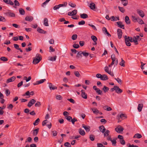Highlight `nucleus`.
I'll list each match as a JSON object with an SVG mask.
<instances>
[{"label": "nucleus", "instance_id": "nucleus-32", "mask_svg": "<svg viewBox=\"0 0 147 147\" xmlns=\"http://www.w3.org/2000/svg\"><path fill=\"white\" fill-rule=\"evenodd\" d=\"M82 51H80L76 55V57L77 58H79L82 57Z\"/></svg>", "mask_w": 147, "mask_h": 147}, {"label": "nucleus", "instance_id": "nucleus-12", "mask_svg": "<svg viewBox=\"0 0 147 147\" xmlns=\"http://www.w3.org/2000/svg\"><path fill=\"white\" fill-rule=\"evenodd\" d=\"M99 129L100 131L102 133H104L106 131V129L103 125L99 126Z\"/></svg>", "mask_w": 147, "mask_h": 147}, {"label": "nucleus", "instance_id": "nucleus-61", "mask_svg": "<svg viewBox=\"0 0 147 147\" xmlns=\"http://www.w3.org/2000/svg\"><path fill=\"white\" fill-rule=\"evenodd\" d=\"M88 25L89 26L93 28V29L94 30H97V29L95 27V26L94 25H93L92 24H88Z\"/></svg>", "mask_w": 147, "mask_h": 147}, {"label": "nucleus", "instance_id": "nucleus-9", "mask_svg": "<svg viewBox=\"0 0 147 147\" xmlns=\"http://www.w3.org/2000/svg\"><path fill=\"white\" fill-rule=\"evenodd\" d=\"M34 19L33 17L32 16H26L25 18V20L29 22H31Z\"/></svg>", "mask_w": 147, "mask_h": 147}, {"label": "nucleus", "instance_id": "nucleus-60", "mask_svg": "<svg viewBox=\"0 0 147 147\" xmlns=\"http://www.w3.org/2000/svg\"><path fill=\"white\" fill-rule=\"evenodd\" d=\"M96 92L98 94H101V93L102 92V91L100 90L99 88H98L96 90H95Z\"/></svg>", "mask_w": 147, "mask_h": 147}, {"label": "nucleus", "instance_id": "nucleus-24", "mask_svg": "<svg viewBox=\"0 0 147 147\" xmlns=\"http://www.w3.org/2000/svg\"><path fill=\"white\" fill-rule=\"evenodd\" d=\"M143 106V105L142 104H140L138 105V109L139 112H140L142 111Z\"/></svg>", "mask_w": 147, "mask_h": 147}, {"label": "nucleus", "instance_id": "nucleus-15", "mask_svg": "<svg viewBox=\"0 0 147 147\" xmlns=\"http://www.w3.org/2000/svg\"><path fill=\"white\" fill-rule=\"evenodd\" d=\"M115 87L116 88L115 91L117 93H121L123 92L122 90L120 89L118 86H116Z\"/></svg>", "mask_w": 147, "mask_h": 147}, {"label": "nucleus", "instance_id": "nucleus-27", "mask_svg": "<svg viewBox=\"0 0 147 147\" xmlns=\"http://www.w3.org/2000/svg\"><path fill=\"white\" fill-rule=\"evenodd\" d=\"M79 134L82 136H84L85 134V133L84 130L82 129L81 128H80L78 130Z\"/></svg>", "mask_w": 147, "mask_h": 147}, {"label": "nucleus", "instance_id": "nucleus-28", "mask_svg": "<svg viewBox=\"0 0 147 147\" xmlns=\"http://www.w3.org/2000/svg\"><path fill=\"white\" fill-rule=\"evenodd\" d=\"M126 118V116H125L124 114H121L120 115H118L117 116V119H123V118Z\"/></svg>", "mask_w": 147, "mask_h": 147}, {"label": "nucleus", "instance_id": "nucleus-35", "mask_svg": "<svg viewBox=\"0 0 147 147\" xmlns=\"http://www.w3.org/2000/svg\"><path fill=\"white\" fill-rule=\"evenodd\" d=\"M57 56H55L54 57H49L48 59L52 61H55L56 60Z\"/></svg>", "mask_w": 147, "mask_h": 147}, {"label": "nucleus", "instance_id": "nucleus-41", "mask_svg": "<svg viewBox=\"0 0 147 147\" xmlns=\"http://www.w3.org/2000/svg\"><path fill=\"white\" fill-rule=\"evenodd\" d=\"M40 121V119L39 118H38L37 119H36L35 121L33 123V124L34 125H37L38 123Z\"/></svg>", "mask_w": 147, "mask_h": 147}, {"label": "nucleus", "instance_id": "nucleus-4", "mask_svg": "<svg viewBox=\"0 0 147 147\" xmlns=\"http://www.w3.org/2000/svg\"><path fill=\"white\" fill-rule=\"evenodd\" d=\"M36 102V101L35 99H32L28 103V106L29 107H30Z\"/></svg>", "mask_w": 147, "mask_h": 147}, {"label": "nucleus", "instance_id": "nucleus-36", "mask_svg": "<svg viewBox=\"0 0 147 147\" xmlns=\"http://www.w3.org/2000/svg\"><path fill=\"white\" fill-rule=\"evenodd\" d=\"M137 22H138L139 24H144V21L141 18L138 17Z\"/></svg>", "mask_w": 147, "mask_h": 147}, {"label": "nucleus", "instance_id": "nucleus-20", "mask_svg": "<svg viewBox=\"0 0 147 147\" xmlns=\"http://www.w3.org/2000/svg\"><path fill=\"white\" fill-rule=\"evenodd\" d=\"M37 31L38 32L40 33H42L44 34H45L46 33V32L45 31L43 30L41 28H40V27H38L37 28Z\"/></svg>", "mask_w": 147, "mask_h": 147}, {"label": "nucleus", "instance_id": "nucleus-19", "mask_svg": "<svg viewBox=\"0 0 147 147\" xmlns=\"http://www.w3.org/2000/svg\"><path fill=\"white\" fill-rule=\"evenodd\" d=\"M39 131V128L35 129L33 130V135L34 136H36L38 133Z\"/></svg>", "mask_w": 147, "mask_h": 147}, {"label": "nucleus", "instance_id": "nucleus-44", "mask_svg": "<svg viewBox=\"0 0 147 147\" xmlns=\"http://www.w3.org/2000/svg\"><path fill=\"white\" fill-rule=\"evenodd\" d=\"M102 90L104 91L105 92H106L108 91L109 88L108 87H106V86H104Z\"/></svg>", "mask_w": 147, "mask_h": 147}, {"label": "nucleus", "instance_id": "nucleus-7", "mask_svg": "<svg viewBox=\"0 0 147 147\" xmlns=\"http://www.w3.org/2000/svg\"><path fill=\"white\" fill-rule=\"evenodd\" d=\"M77 13V11L76 9H74L72 12H69L67 14L68 16H71L75 15Z\"/></svg>", "mask_w": 147, "mask_h": 147}, {"label": "nucleus", "instance_id": "nucleus-42", "mask_svg": "<svg viewBox=\"0 0 147 147\" xmlns=\"http://www.w3.org/2000/svg\"><path fill=\"white\" fill-rule=\"evenodd\" d=\"M0 60L4 61H8V59L7 58L4 57H2L0 58Z\"/></svg>", "mask_w": 147, "mask_h": 147}, {"label": "nucleus", "instance_id": "nucleus-38", "mask_svg": "<svg viewBox=\"0 0 147 147\" xmlns=\"http://www.w3.org/2000/svg\"><path fill=\"white\" fill-rule=\"evenodd\" d=\"M19 11L20 14L22 15H24L25 14V11L22 8H20L19 9Z\"/></svg>", "mask_w": 147, "mask_h": 147}, {"label": "nucleus", "instance_id": "nucleus-3", "mask_svg": "<svg viewBox=\"0 0 147 147\" xmlns=\"http://www.w3.org/2000/svg\"><path fill=\"white\" fill-rule=\"evenodd\" d=\"M137 13L142 18L144 16V13L142 10L138 9L137 10Z\"/></svg>", "mask_w": 147, "mask_h": 147}, {"label": "nucleus", "instance_id": "nucleus-53", "mask_svg": "<svg viewBox=\"0 0 147 147\" xmlns=\"http://www.w3.org/2000/svg\"><path fill=\"white\" fill-rule=\"evenodd\" d=\"M90 139L92 141H93L95 139V137L93 135H91L90 136Z\"/></svg>", "mask_w": 147, "mask_h": 147}, {"label": "nucleus", "instance_id": "nucleus-25", "mask_svg": "<svg viewBox=\"0 0 147 147\" xmlns=\"http://www.w3.org/2000/svg\"><path fill=\"white\" fill-rule=\"evenodd\" d=\"M142 137V136L141 134L137 133L135 134V135L133 137V138H137L138 139H139L141 138Z\"/></svg>", "mask_w": 147, "mask_h": 147}, {"label": "nucleus", "instance_id": "nucleus-5", "mask_svg": "<svg viewBox=\"0 0 147 147\" xmlns=\"http://www.w3.org/2000/svg\"><path fill=\"white\" fill-rule=\"evenodd\" d=\"M117 33L118 38L119 39L121 38L122 34V30L121 29H118L117 30Z\"/></svg>", "mask_w": 147, "mask_h": 147}, {"label": "nucleus", "instance_id": "nucleus-58", "mask_svg": "<svg viewBox=\"0 0 147 147\" xmlns=\"http://www.w3.org/2000/svg\"><path fill=\"white\" fill-rule=\"evenodd\" d=\"M41 105L40 102L39 101H37L36 103L35 104V106L36 107H39Z\"/></svg>", "mask_w": 147, "mask_h": 147}, {"label": "nucleus", "instance_id": "nucleus-30", "mask_svg": "<svg viewBox=\"0 0 147 147\" xmlns=\"http://www.w3.org/2000/svg\"><path fill=\"white\" fill-rule=\"evenodd\" d=\"M89 7L91 9L94 10L95 9V5L94 3H92L90 4Z\"/></svg>", "mask_w": 147, "mask_h": 147}, {"label": "nucleus", "instance_id": "nucleus-39", "mask_svg": "<svg viewBox=\"0 0 147 147\" xmlns=\"http://www.w3.org/2000/svg\"><path fill=\"white\" fill-rule=\"evenodd\" d=\"M91 38L94 42H96L97 40V38L94 36L92 35L91 36Z\"/></svg>", "mask_w": 147, "mask_h": 147}, {"label": "nucleus", "instance_id": "nucleus-8", "mask_svg": "<svg viewBox=\"0 0 147 147\" xmlns=\"http://www.w3.org/2000/svg\"><path fill=\"white\" fill-rule=\"evenodd\" d=\"M46 80L45 79H41L39 81H36L35 83H33V84L34 85L39 84L43 83Z\"/></svg>", "mask_w": 147, "mask_h": 147}, {"label": "nucleus", "instance_id": "nucleus-14", "mask_svg": "<svg viewBox=\"0 0 147 147\" xmlns=\"http://www.w3.org/2000/svg\"><path fill=\"white\" fill-rule=\"evenodd\" d=\"M82 127H83L86 131H89L90 130V127L89 126H86L84 124H82Z\"/></svg>", "mask_w": 147, "mask_h": 147}, {"label": "nucleus", "instance_id": "nucleus-56", "mask_svg": "<svg viewBox=\"0 0 147 147\" xmlns=\"http://www.w3.org/2000/svg\"><path fill=\"white\" fill-rule=\"evenodd\" d=\"M60 8L59 5H56L53 7V9L54 10H57Z\"/></svg>", "mask_w": 147, "mask_h": 147}, {"label": "nucleus", "instance_id": "nucleus-43", "mask_svg": "<svg viewBox=\"0 0 147 147\" xmlns=\"http://www.w3.org/2000/svg\"><path fill=\"white\" fill-rule=\"evenodd\" d=\"M121 62L119 64L123 67L125 66V64L124 63H125V61L123 60L122 58H121Z\"/></svg>", "mask_w": 147, "mask_h": 147}, {"label": "nucleus", "instance_id": "nucleus-16", "mask_svg": "<svg viewBox=\"0 0 147 147\" xmlns=\"http://www.w3.org/2000/svg\"><path fill=\"white\" fill-rule=\"evenodd\" d=\"M100 79L102 80H106L108 79V78L106 75L103 74L102 75Z\"/></svg>", "mask_w": 147, "mask_h": 147}, {"label": "nucleus", "instance_id": "nucleus-2", "mask_svg": "<svg viewBox=\"0 0 147 147\" xmlns=\"http://www.w3.org/2000/svg\"><path fill=\"white\" fill-rule=\"evenodd\" d=\"M5 14L7 16L11 17H14L15 16V14L14 13L10 11L5 13Z\"/></svg>", "mask_w": 147, "mask_h": 147}, {"label": "nucleus", "instance_id": "nucleus-49", "mask_svg": "<svg viewBox=\"0 0 147 147\" xmlns=\"http://www.w3.org/2000/svg\"><path fill=\"white\" fill-rule=\"evenodd\" d=\"M6 20L4 17L0 16V21L5 22Z\"/></svg>", "mask_w": 147, "mask_h": 147}, {"label": "nucleus", "instance_id": "nucleus-11", "mask_svg": "<svg viewBox=\"0 0 147 147\" xmlns=\"http://www.w3.org/2000/svg\"><path fill=\"white\" fill-rule=\"evenodd\" d=\"M49 87L51 90H54L57 89V87L53 85L51 83H50L49 85Z\"/></svg>", "mask_w": 147, "mask_h": 147}, {"label": "nucleus", "instance_id": "nucleus-50", "mask_svg": "<svg viewBox=\"0 0 147 147\" xmlns=\"http://www.w3.org/2000/svg\"><path fill=\"white\" fill-rule=\"evenodd\" d=\"M35 58H37V59H40V61L42 59V58L41 57V56L40 55L38 54H37L36 56L35 57Z\"/></svg>", "mask_w": 147, "mask_h": 147}, {"label": "nucleus", "instance_id": "nucleus-47", "mask_svg": "<svg viewBox=\"0 0 147 147\" xmlns=\"http://www.w3.org/2000/svg\"><path fill=\"white\" fill-rule=\"evenodd\" d=\"M58 5H59L60 7H66L67 5V3L65 2L63 4H59Z\"/></svg>", "mask_w": 147, "mask_h": 147}, {"label": "nucleus", "instance_id": "nucleus-57", "mask_svg": "<svg viewBox=\"0 0 147 147\" xmlns=\"http://www.w3.org/2000/svg\"><path fill=\"white\" fill-rule=\"evenodd\" d=\"M72 123L73 124H74L75 122L77 121V119L75 118H74L73 119L72 118L71 120Z\"/></svg>", "mask_w": 147, "mask_h": 147}, {"label": "nucleus", "instance_id": "nucleus-48", "mask_svg": "<svg viewBox=\"0 0 147 147\" xmlns=\"http://www.w3.org/2000/svg\"><path fill=\"white\" fill-rule=\"evenodd\" d=\"M77 34H73L71 37L72 39L73 40H76L77 38Z\"/></svg>", "mask_w": 147, "mask_h": 147}, {"label": "nucleus", "instance_id": "nucleus-59", "mask_svg": "<svg viewBox=\"0 0 147 147\" xmlns=\"http://www.w3.org/2000/svg\"><path fill=\"white\" fill-rule=\"evenodd\" d=\"M133 42L135 43L136 45H138V40L135 37H134L133 38Z\"/></svg>", "mask_w": 147, "mask_h": 147}, {"label": "nucleus", "instance_id": "nucleus-54", "mask_svg": "<svg viewBox=\"0 0 147 147\" xmlns=\"http://www.w3.org/2000/svg\"><path fill=\"white\" fill-rule=\"evenodd\" d=\"M127 146L128 147H138V146H137L134 145V144L131 145L129 143H128L127 144Z\"/></svg>", "mask_w": 147, "mask_h": 147}, {"label": "nucleus", "instance_id": "nucleus-51", "mask_svg": "<svg viewBox=\"0 0 147 147\" xmlns=\"http://www.w3.org/2000/svg\"><path fill=\"white\" fill-rule=\"evenodd\" d=\"M112 60V61H113L114 62H115V64L116 65H117L118 63V59H111Z\"/></svg>", "mask_w": 147, "mask_h": 147}, {"label": "nucleus", "instance_id": "nucleus-17", "mask_svg": "<svg viewBox=\"0 0 147 147\" xmlns=\"http://www.w3.org/2000/svg\"><path fill=\"white\" fill-rule=\"evenodd\" d=\"M80 18L83 19L86 18L88 17V15L85 13L80 14Z\"/></svg>", "mask_w": 147, "mask_h": 147}, {"label": "nucleus", "instance_id": "nucleus-33", "mask_svg": "<svg viewBox=\"0 0 147 147\" xmlns=\"http://www.w3.org/2000/svg\"><path fill=\"white\" fill-rule=\"evenodd\" d=\"M104 137H107L109 136L110 134V131L109 130L107 129L104 133Z\"/></svg>", "mask_w": 147, "mask_h": 147}, {"label": "nucleus", "instance_id": "nucleus-52", "mask_svg": "<svg viewBox=\"0 0 147 147\" xmlns=\"http://www.w3.org/2000/svg\"><path fill=\"white\" fill-rule=\"evenodd\" d=\"M56 98L57 100H61L63 98L61 95H58L56 96Z\"/></svg>", "mask_w": 147, "mask_h": 147}, {"label": "nucleus", "instance_id": "nucleus-10", "mask_svg": "<svg viewBox=\"0 0 147 147\" xmlns=\"http://www.w3.org/2000/svg\"><path fill=\"white\" fill-rule=\"evenodd\" d=\"M16 79V77L15 76H13L10 78L7 79L6 81V83H8L10 82L14 81Z\"/></svg>", "mask_w": 147, "mask_h": 147}, {"label": "nucleus", "instance_id": "nucleus-34", "mask_svg": "<svg viewBox=\"0 0 147 147\" xmlns=\"http://www.w3.org/2000/svg\"><path fill=\"white\" fill-rule=\"evenodd\" d=\"M91 109L94 113L98 114L99 112V111L96 108H91Z\"/></svg>", "mask_w": 147, "mask_h": 147}, {"label": "nucleus", "instance_id": "nucleus-63", "mask_svg": "<svg viewBox=\"0 0 147 147\" xmlns=\"http://www.w3.org/2000/svg\"><path fill=\"white\" fill-rule=\"evenodd\" d=\"M85 22L84 20H82L80 22H79L78 23V24L79 25H83L85 24Z\"/></svg>", "mask_w": 147, "mask_h": 147}, {"label": "nucleus", "instance_id": "nucleus-6", "mask_svg": "<svg viewBox=\"0 0 147 147\" xmlns=\"http://www.w3.org/2000/svg\"><path fill=\"white\" fill-rule=\"evenodd\" d=\"M82 97L85 99H87V94L85 93V91L84 90H81Z\"/></svg>", "mask_w": 147, "mask_h": 147}, {"label": "nucleus", "instance_id": "nucleus-55", "mask_svg": "<svg viewBox=\"0 0 147 147\" xmlns=\"http://www.w3.org/2000/svg\"><path fill=\"white\" fill-rule=\"evenodd\" d=\"M64 146L66 147H71V146L68 142H66L64 143Z\"/></svg>", "mask_w": 147, "mask_h": 147}, {"label": "nucleus", "instance_id": "nucleus-21", "mask_svg": "<svg viewBox=\"0 0 147 147\" xmlns=\"http://www.w3.org/2000/svg\"><path fill=\"white\" fill-rule=\"evenodd\" d=\"M3 1L7 4L13 5V3L10 0H3Z\"/></svg>", "mask_w": 147, "mask_h": 147}, {"label": "nucleus", "instance_id": "nucleus-46", "mask_svg": "<svg viewBox=\"0 0 147 147\" xmlns=\"http://www.w3.org/2000/svg\"><path fill=\"white\" fill-rule=\"evenodd\" d=\"M82 54L83 56L85 57H87L89 55V53L84 51H82Z\"/></svg>", "mask_w": 147, "mask_h": 147}, {"label": "nucleus", "instance_id": "nucleus-40", "mask_svg": "<svg viewBox=\"0 0 147 147\" xmlns=\"http://www.w3.org/2000/svg\"><path fill=\"white\" fill-rule=\"evenodd\" d=\"M114 79L119 84H121L122 80L121 79L119 78H114Z\"/></svg>", "mask_w": 147, "mask_h": 147}, {"label": "nucleus", "instance_id": "nucleus-62", "mask_svg": "<svg viewBox=\"0 0 147 147\" xmlns=\"http://www.w3.org/2000/svg\"><path fill=\"white\" fill-rule=\"evenodd\" d=\"M73 47L74 48L76 49H77L80 47L79 45L78 44H73Z\"/></svg>", "mask_w": 147, "mask_h": 147}, {"label": "nucleus", "instance_id": "nucleus-23", "mask_svg": "<svg viewBox=\"0 0 147 147\" xmlns=\"http://www.w3.org/2000/svg\"><path fill=\"white\" fill-rule=\"evenodd\" d=\"M125 21L126 23L127 24H130V21L129 17L127 16H126L125 17Z\"/></svg>", "mask_w": 147, "mask_h": 147}, {"label": "nucleus", "instance_id": "nucleus-13", "mask_svg": "<svg viewBox=\"0 0 147 147\" xmlns=\"http://www.w3.org/2000/svg\"><path fill=\"white\" fill-rule=\"evenodd\" d=\"M117 24L118 25V26L120 28H121L122 29H124V25L122 24V22H117Z\"/></svg>", "mask_w": 147, "mask_h": 147}, {"label": "nucleus", "instance_id": "nucleus-18", "mask_svg": "<svg viewBox=\"0 0 147 147\" xmlns=\"http://www.w3.org/2000/svg\"><path fill=\"white\" fill-rule=\"evenodd\" d=\"M40 61V59H37V58H34L33 61V63L34 64L38 63Z\"/></svg>", "mask_w": 147, "mask_h": 147}, {"label": "nucleus", "instance_id": "nucleus-1", "mask_svg": "<svg viewBox=\"0 0 147 147\" xmlns=\"http://www.w3.org/2000/svg\"><path fill=\"white\" fill-rule=\"evenodd\" d=\"M123 128L120 125L118 126V127H116L115 129V131L118 133L123 131Z\"/></svg>", "mask_w": 147, "mask_h": 147}, {"label": "nucleus", "instance_id": "nucleus-45", "mask_svg": "<svg viewBox=\"0 0 147 147\" xmlns=\"http://www.w3.org/2000/svg\"><path fill=\"white\" fill-rule=\"evenodd\" d=\"M118 8L119 11L123 13L125 12V10L123 7H121L120 6H118Z\"/></svg>", "mask_w": 147, "mask_h": 147}, {"label": "nucleus", "instance_id": "nucleus-64", "mask_svg": "<svg viewBox=\"0 0 147 147\" xmlns=\"http://www.w3.org/2000/svg\"><path fill=\"white\" fill-rule=\"evenodd\" d=\"M15 3V5L16 6H19L20 5L18 1L17 0H15L14 1Z\"/></svg>", "mask_w": 147, "mask_h": 147}, {"label": "nucleus", "instance_id": "nucleus-29", "mask_svg": "<svg viewBox=\"0 0 147 147\" xmlns=\"http://www.w3.org/2000/svg\"><path fill=\"white\" fill-rule=\"evenodd\" d=\"M121 1V3L123 4L124 6H126L128 4L127 0H120Z\"/></svg>", "mask_w": 147, "mask_h": 147}, {"label": "nucleus", "instance_id": "nucleus-31", "mask_svg": "<svg viewBox=\"0 0 147 147\" xmlns=\"http://www.w3.org/2000/svg\"><path fill=\"white\" fill-rule=\"evenodd\" d=\"M14 47L17 49L19 50L21 52H23L22 50H21L20 48L19 47V46L18 45L14 44L13 45Z\"/></svg>", "mask_w": 147, "mask_h": 147}, {"label": "nucleus", "instance_id": "nucleus-22", "mask_svg": "<svg viewBox=\"0 0 147 147\" xmlns=\"http://www.w3.org/2000/svg\"><path fill=\"white\" fill-rule=\"evenodd\" d=\"M138 18V16H131L132 20L134 22H137Z\"/></svg>", "mask_w": 147, "mask_h": 147}, {"label": "nucleus", "instance_id": "nucleus-26", "mask_svg": "<svg viewBox=\"0 0 147 147\" xmlns=\"http://www.w3.org/2000/svg\"><path fill=\"white\" fill-rule=\"evenodd\" d=\"M48 20L47 18H45L44 19V24L45 26H49Z\"/></svg>", "mask_w": 147, "mask_h": 147}, {"label": "nucleus", "instance_id": "nucleus-37", "mask_svg": "<svg viewBox=\"0 0 147 147\" xmlns=\"http://www.w3.org/2000/svg\"><path fill=\"white\" fill-rule=\"evenodd\" d=\"M50 123L49 121L47 120L43 121L42 123V125L43 126H45L46 124H49Z\"/></svg>", "mask_w": 147, "mask_h": 147}]
</instances>
